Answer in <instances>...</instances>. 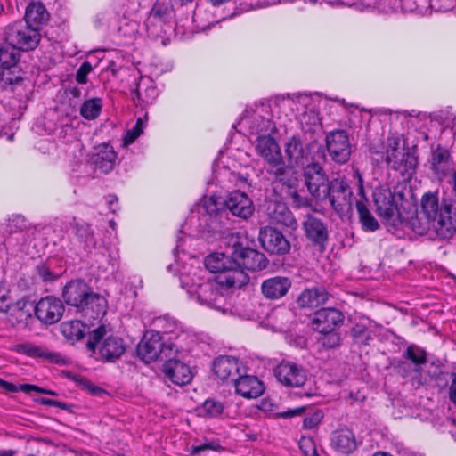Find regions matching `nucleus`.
I'll return each instance as SVG.
<instances>
[{
    "instance_id": "f257e3e1",
    "label": "nucleus",
    "mask_w": 456,
    "mask_h": 456,
    "mask_svg": "<svg viewBox=\"0 0 456 456\" xmlns=\"http://www.w3.org/2000/svg\"><path fill=\"white\" fill-rule=\"evenodd\" d=\"M373 200L377 214L388 230L409 227L418 235L432 232L443 240L450 239L456 233V215H452L451 204L440 203L436 194H425L421 200V210L409 220L403 216L389 189L377 188Z\"/></svg>"
},
{
    "instance_id": "f03ea898",
    "label": "nucleus",
    "mask_w": 456,
    "mask_h": 456,
    "mask_svg": "<svg viewBox=\"0 0 456 456\" xmlns=\"http://www.w3.org/2000/svg\"><path fill=\"white\" fill-rule=\"evenodd\" d=\"M388 142L456 141V111L452 107L427 113L389 110Z\"/></svg>"
},
{
    "instance_id": "7ed1b4c3",
    "label": "nucleus",
    "mask_w": 456,
    "mask_h": 456,
    "mask_svg": "<svg viewBox=\"0 0 456 456\" xmlns=\"http://www.w3.org/2000/svg\"><path fill=\"white\" fill-rule=\"evenodd\" d=\"M294 102L290 95L276 96L271 101L261 102L247 108L232 127L236 132L231 141L250 142H279L286 140L288 129L285 125L276 126L271 117L281 118L295 114Z\"/></svg>"
},
{
    "instance_id": "20e7f679",
    "label": "nucleus",
    "mask_w": 456,
    "mask_h": 456,
    "mask_svg": "<svg viewBox=\"0 0 456 456\" xmlns=\"http://www.w3.org/2000/svg\"><path fill=\"white\" fill-rule=\"evenodd\" d=\"M205 266L216 274L215 280L221 287L241 288L248 282V275L237 268L232 253H213L205 258Z\"/></svg>"
},
{
    "instance_id": "39448f33",
    "label": "nucleus",
    "mask_w": 456,
    "mask_h": 456,
    "mask_svg": "<svg viewBox=\"0 0 456 456\" xmlns=\"http://www.w3.org/2000/svg\"><path fill=\"white\" fill-rule=\"evenodd\" d=\"M86 349L103 362H115L126 351L122 338L109 335L105 325H100L88 332Z\"/></svg>"
},
{
    "instance_id": "423d86ee",
    "label": "nucleus",
    "mask_w": 456,
    "mask_h": 456,
    "mask_svg": "<svg viewBox=\"0 0 456 456\" xmlns=\"http://www.w3.org/2000/svg\"><path fill=\"white\" fill-rule=\"evenodd\" d=\"M137 355L144 362L159 359L164 361L161 370L165 377L171 380V346H165L159 332L148 331L137 346Z\"/></svg>"
},
{
    "instance_id": "0eeeda50",
    "label": "nucleus",
    "mask_w": 456,
    "mask_h": 456,
    "mask_svg": "<svg viewBox=\"0 0 456 456\" xmlns=\"http://www.w3.org/2000/svg\"><path fill=\"white\" fill-rule=\"evenodd\" d=\"M40 34L37 28L27 23L14 22L4 29V39L9 45L22 51L34 50L40 42Z\"/></svg>"
},
{
    "instance_id": "6e6552de",
    "label": "nucleus",
    "mask_w": 456,
    "mask_h": 456,
    "mask_svg": "<svg viewBox=\"0 0 456 456\" xmlns=\"http://www.w3.org/2000/svg\"><path fill=\"white\" fill-rule=\"evenodd\" d=\"M353 192L348 183L343 179H333L329 185V199L332 208L339 215L351 211Z\"/></svg>"
},
{
    "instance_id": "1a4fd4ad",
    "label": "nucleus",
    "mask_w": 456,
    "mask_h": 456,
    "mask_svg": "<svg viewBox=\"0 0 456 456\" xmlns=\"http://www.w3.org/2000/svg\"><path fill=\"white\" fill-rule=\"evenodd\" d=\"M304 175L305 185L311 195L317 200H325L330 183L322 167L317 163L308 164L305 167Z\"/></svg>"
},
{
    "instance_id": "9d476101",
    "label": "nucleus",
    "mask_w": 456,
    "mask_h": 456,
    "mask_svg": "<svg viewBox=\"0 0 456 456\" xmlns=\"http://www.w3.org/2000/svg\"><path fill=\"white\" fill-rule=\"evenodd\" d=\"M415 146L409 147L407 144H394L387 150V161L393 169L403 172L413 170L418 159L415 155Z\"/></svg>"
},
{
    "instance_id": "9b49d317",
    "label": "nucleus",
    "mask_w": 456,
    "mask_h": 456,
    "mask_svg": "<svg viewBox=\"0 0 456 456\" xmlns=\"http://www.w3.org/2000/svg\"><path fill=\"white\" fill-rule=\"evenodd\" d=\"M258 240L264 249L273 255H284L290 249V244L282 232L271 226L260 229Z\"/></svg>"
},
{
    "instance_id": "f8f14e48",
    "label": "nucleus",
    "mask_w": 456,
    "mask_h": 456,
    "mask_svg": "<svg viewBox=\"0 0 456 456\" xmlns=\"http://www.w3.org/2000/svg\"><path fill=\"white\" fill-rule=\"evenodd\" d=\"M277 379L286 387H299L306 381V371L299 364L282 361L274 370Z\"/></svg>"
},
{
    "instance_id": "ddd939ff",
    "label": "nucleus",
    "mask_w": 456,
    "mask_h": 456,
    "mask_svg": "<svg viewBox=\"0 0 456 456\" xmlns=\"http://www.w3.org/2000/svg\"><path fill=\"white\" fill-rule=\"evenodd\" d=\"M246 370L245 365L236 357L219 356L213 362V371L223 382L232 384Z\"/></svg>"
},
{
    "instance_id": "4468645a",
    "label": "nucleus",
    "mask_w": 456,
    "mask_h": 456,
    "mask_svg": "<svg viewBox=\"0 0 456 456\" xmlns=\"http://www.w3.org/2000/svg\"><path fill=\"white\" fill-rule=\"evenodd\" d=\"M64 313L62 302L53 296L41 298L35 306L37 317L45 324L58 322Z\"/></svg>"
},
{
    "instance_id": "2eb2a0df",
    "label": "nucleus",
    "mask_w": 456,
    "mask_h": 456,
    "mask_svg": "<svg viewBox=\"0 0 456 456\" xmlns=\"http://www.w3.org/2000/svg\"><path fill=\"white\" fill-rule=\"evenodd\" d=\"M90 162L95 170L108 174L117 163V153L111 144H95L90 153Z\"/></svg>"
},
{
    "instance_id": "dca6fc26",
    "label": "nucleus",
    "mask_w": 456,
    "mask_h": 456,
    "mask_svg": "<svg viewBox=\"0 0 456 456\" xmlns=\"http://www.w3.org/2000/svg\"><path fill=\"white\" fill-rule=\"evenodd\" d=\"M224 204L232 216L243 220L248 219L255 211L252 200L245 192L240 191L231 192Z\"/></svg>"
},
{
    "instance_id": "f3484780",
    "label": "nucleus",
    "mask_w": 456,
    "mask_h": 456,
    "mask_svg": "<svg viewBox=\"0 0 456 456\" xmlns=\"http://www.w3.org/2000/svg\"><path fill=\"white\" fill-rule=\"evenodd\" d=\"M234 261L237 263V268L244 271H259L266 267L267 261L264 254L257 250L244 248H237L232 252Z\"/></svg>"
},
{
    "instance_id": "a211bd4d",
    "label": "nucleus",
    "mask_w": 456,
    "mask_h": 456,
    "mask_svg": "<svg viewBox=\"0 0 456 456\" xmlns=\"http://www.w3.org/2000/svg\"><path fill=\"white\" fill-rule=\"evenodd\" d=\"M195 341L193 334L185 330L180 322L173 321V356H181L184 360L189 358Z\"/></svg>"
},
{
    "instance_id": "6ab92c4d",
    "label": "nucleus",
    "mask_w": 456,
    "mask_h": 456,
    "mask_svg": "<svg viewBox=\"0 0 456 456\" xmlns=\"http://www.w3.org/2000/svg\"><path fill=\"white\" fill-rule=\"evenodd\" d=\"M266 214L272 224H280L291 230H296L297 227V222L292 212L282 201H269L266 206Z\"/></svg>"
},
{
    "instance_id": "aec40b11",
    "label": "nucleus",
    "mask_w": 456,
    "mask_h": 456,
    "mask_svg": "<svg viewBox=\"0 0 456 456\" xmlns=\"http://www.w3.org/2000/svg\"><path fill=\"white\" fill-rule=\"evenodd\" d=\"M233 386L236 394L247 399L257 398L265 391L263 382L256 376L248 374L247 369L235 379Z\"/></svg>"
},
{
    "instance_id": "412c9836",
    "label": "nucleus",
    "mask_w": 456,
    "mask_h": 456,
    "mask_svg": "<svg viewBox=\"0 0 456 456\" xmlns=\"http://www.w3.org/2000/svg\"><path fill=\"white\" fill-rule=\"evenodd\" d=\"M91 290L84 281L73 280L63 288L62 297L67 305L79 310Z\"/></svg>"
},
{
    "instance_id": "4be33fe9",
    "label": "nucleus",
    "mask_w": 456,
    "mask_h": 456,
    "mask_svg": "<svg viewBox=\"0 0 456 456\" xmlns=\"http://www.w3.org/2000/svg\"><path fill=\"white\" fill-rule=\"evenodd\" d=\"M304 144H283L285 155H283L282 166L277 168V174L282 175L284 174H290L292 167L304 166L305 156Z\"/></svg>"
},
{
    "instance_id": "5701e85b",
    "label": "nucleus",
    "mask_w": 456,
    "mask_h": 456,
    "mask_svg": "<svg viewBox=\"0 0 456 456\" xmlns=\"http://www.w3.org/2000/svg\"><path fill=\"white\" fill-rule=\"evenodd\" d=\"M330 446L338 453L350 454L357 447L355 436L348 428L333 431L330 436Z\"/></svg>"
},
{
    "instance_id": "b1692460",
    "label": "nucleus",
    "mask_w": 456,
    "mask_h": 456,
    "mask_svg": "<svg viewBox=\"0 0 456 456\" xmlns=\"http://www.w3.org/2000/svg\"><path fill=\"white\" fill-rule=\"evenodd\" d=\"M291 287V281L287 277L275 276L263 281L261 289L268 299H279L284 297Z\"/></svg>"
},
{
    "instance_id": "393cba45",
    "label": "nucleus",
    "mask_w": 456,
    "mask_h": 456,
    "mask_svg": "<svg viewBox=\"0 0 456 456\" xmlns=\"http://www.w3.org/2000/svg\"><path fill=\"white\" fill-rule=\"evenodd\" d=\"M306 237L315 244L323 245L328 240V231L324 224L313 215H307L303 223Z\"/></svg>"
},
{
    "instance_id": "a878e982",
    "label": "nucleus",
    "mask_w": 456,
    "mask_h": 456,
    "mask_svg": "<svg viewBox=\"0 0 456 456\" xmlns=\"http://www.w3.org/2000/svg\"><path fill=\"white\" fill-rule=\"evenodd\" d=\"M329 298V293L323 288L314 287L303 290L297 297L300 308H315L323 305Z\"/></svg>"
},
{
    "instance_id": "bb28decb",
    "label": "nucleus",
    "mask_w": 456,
    "mask_h": 456,
    "mask_svg": "<svg viewBox=\"0 0 456 456\" xmlns=\"http://www.w3.org/2000/svg\"><path fill=\"white\" fill-rule=\"evenodd\" d=\"M107 308L108 303L105 297L91 290L83 306L78 311L86 315H89L93 319H97L106 314Z\"/></svg>"
},
{
    "instance_id": "cd10ccee",
    "label": "nucleus",
    "mask_w": 456,
    "mask_h": 456,
    "mask_svg": "<svg viewBox=\"0 0 456 456\" xmlns=\"http://www.w3.org/2000/svg\"><path fill=\"white\" fill-rule=\"evenodd\" d=\"M19 352L33 358H42L52 363L62 364L64 358L58 353L49 351L42 346L34 344H22L19 346Z\"/></svg>"
},
{
    "instance_id": "c85d7f7f",
    "label": "nucleus",
    "mask_w": 456,
    "mask_h": 456,
    "mask_svg": "<svg viewBox=\"0 0 456 456\" xmlns=\"http://www.w3.org/2000/svg\"><path fill=\"white\" fill-rule=\"evenodd\" d=\"M193 378L191 367V356L183 359L181 356H173V384L184 386L189 384Z\"/></svg>"
},
{
    "instance_id": "c756f323",
    "label": "nucleus",
    "mask_w": 456,
    "mask_h": 456,
    "mask_svg": "<svg viewBox=\"0 0 456 456\" xmlns=\"http://www.w3.org/2000/svg\"><path fill=\"white\" fill-rule=\"evenodd\" d=\"M344 320L343 314L335 308H322L315 313L314 322L316 327L335 330Z\"/></svg>"
},
{
    "instance_id": "7c9ffc66",
    "label": "nucleus",
    "mask_w": 456,
    "mask_h": 456,
    "mask_svg": "<svg viewBox=\"0 0 456 456\" xmlns=\"http://www.w3.org/2000/svg\"><path fill=\"white\" fill-rule=\"evenodd\" d=\"M24 18L28 25L38 29L40 25L48 20L49 13L42 3L31 2L26 8Z\"/></svg>"
},
{
    "instance_id": "2f4dec72",
    "label": "nucleus",
    "mask_w": 456,
    "mask_h": 456,
    "mask_svg": "<svg viewBox=\"0 0 456 456\" xmlns=\"http://www.w3.org/2000/svg\"><path fill=\"white\" fill-rule=\"evenodd\" d=\"M403 0H381L386 12H418L422 13L429 6V0H420L421 4L402 3Z\"/></svg>"
},
{
    "instance_id": "473e14b6",
    "label": "nucleus",
    "mask_w": 456,
    "mask_h": 456,
    "mask_svg": "<svg viewBox=\"0 0 456 456\" xmlns=\"http://www.w3.org/2000/svg\"><path fill=\"white\" fill-rule=\"evenodd\" d=\"M302 130L305 134V140H310L315 142L316 139L313 136L321 130L319 115L314 110L304 111L300 118Z\"/></svg>"
},
{
    "instance_id": "72a5a7b5",
    "label": "nucleus",
    "mask_w": 456,
    "mask_h": 456,
    "mask_svg": "<svg viewBox=\"0 0 456 456\" xmlns=\"http://www.w3.org/2000/svg\"><path fill=\"white\" fill-rule=\"evenodd\" d=\"M201 409L203 412L210 418H234V414L230 411L227 405L214 398L207 399L203 403Z\"/></svg>"
},
{
    "instance_id": "f704fd0d",
    "label": "nucleus",
    "mask_w": 456,
    "mask_h": 456,
    "mask_svg": "<svg viewBox=\"0 0 456 456\" xmlns=\"http://www.w3.org/2000/svg\"><path fill=\"white\" fill-rule=\"evenodd\" d=\"M342 126L328 133L325 142H349L350 141H354L355 129L354 128L352 119L348 118L344 121Z\"/></svg>"
},
{
    "instance_id": "c9c22d12",
    "label": "nucleus",
    "mask_w": 456,
    "mask_h": 456,
    "mask_svg": "<svg viewBox=\"0 0 456 456\" xmlns=\"http://www.w3.org/2000/svg\"><path fill=\"white\" fill-rule=\"evenodd\" d=\"M450 161L451 155L446 147L437 144L435 148H432L430 162L436 173L444 174Z\"/></svg>"
},
{
    "instance_id": "e433bc0d",
    "label": "nucleus",
    "mask_w": 456,
    "mask_h": 456,
    "mask_svg": "<svg viewBox=\"0 0 456 456\" xmlns=\"http://www.w3.org/2000/svg\"><path fill=\"white\" fill-rule=\"evenodd\" d=\"M156 87L149 79L141 78L137 84L136 89L133 92V100L138 99L142 104H151L157 97Z\"/></svg>"
},
{
    "instance_id": "4c0bfd02",
    "label": "nucleus",
    "mask_w": 456,
    "mask_h": 456,
    "mask_svg": "<svg viewBox=\"0 0 456 456\" xmlns=\"http://www.w3.org/2000/svg\"><path fill=\"white\" fill-rule=\"evenodd\" d=\"M73 232L85 250L95 245L94 234L89 224L75 223L73 224Z\"/></svg>"
},
{
    "instance_id": "58836bf2",
    "label": "nucleus",
    "mask_w": 456,
    "mask_h": 456,
    "mask_svg": "<svg viewBox=\"0 0 456 456\" xmlns=\"http://www.w3.org/2000/svg\"><path fill=\"white\" fill-rule=\"evenodd\" d=\"M257 151L261 156L275 167H281L283 155L280 144H257Z\"/></svg>"
},
{
    "instance_id": "ea45409f",
    "label": "nucleus",
    "mask_w": 456,
    "mask_h": 456,
    "mask_svg": "<svg viewBox=\"0 0 456 456\" xmlns=\"http://www.w3.org/2000/svg\"><path fill=\"white\" fill-rule=\"evenodd\" d=\"M356 209L363 231L375 232L379 229L380 225L378 220L370 213L364 202L357 201Z\"/></svg>"
},
{
    "instance_id": "a19ab883",
    "label": "nucleus",
    "mask_w": 456,
    "mask_h": 456,
    "mask_svg": "<svg viewBox=\"0 0 456 456\" xmlns=\"http://www.w3.org/2000/svg\"><path fill=\"white\" fill-rule=\"evenodd\" d=\"M61 331L67 339L77 341L85 336V325L78 320L63 322Z\"/></svg>"
},
{
    "instance_id": "79ce46f5",
    "label": "nucleus",
    "mask_w": 456,
    "mask_h": 456,
    "mask_svg": "<svg viewBox=\"0 0 456 456\" xmlns=\"http://www.w3.org/2000/svg\"><path fill=\"white\" fill-rule=\"evenodd\" d=\"M102 109V101L101 98H92L84 102L80 108L81 116L88 120L98 118Z\"/></svg>"
},
{
    "instance_id": "37998d69",
    "label": "nucleus",
    "mask_w": 456,
    "mask_h": 456,
    "mask_svg": "<svg viewBox=\"0 0 456 456\" xmlns=\"http://www.w3.org/2000/svg\"><path fill=\"white\" fill-rule=\"evenodd\" d=\"M17 50L11 45L0 46V68L9 69L17 64L20 57Z\"/></svg>"
},
{
    "instance_id": "c03bdc74",
    "label": "nucleus",
    "mask_w": 456,
    "mask_h": 456,
    "mask_svg": "<svg viewBox=\"0 0 456 456\" xmlns=\"http://www.w3.org/2000/svg\"><path fill=\"white\" fill-rule=\"evenodd\" d=\"M331 159L338 163H346L351 154L350 144H325Z\"/></svg>"
},
{
    "instance_id": "a18cd8bd",
    "label": "nucleus",
    "mask_w": 456,
    "mask_h": 456,
    "mask_svg": "<svg viewBox=\"0 0 456 456\" xmlns=\"http://www.w3.org/2000/svg\"><path fill=\"white\" fill-rule=\"evenodd\" d=\"M316 330L321 333L319 341L322 345L328 348H336L340 346V335L335 330H327V328L316 327Z\"/></svg>"
},
{
    "instance_id": "49530a36",
    "label": "nucleus",
    "mask_w": 456,
    "mask_h": 456,
    "mask_svg": "<svg viewBox=\"0 0 456 456\" xmlns=\"http://www.w3.org/2000/svg\"><path fill=\"white\" fill-rule=\"evenodd\" d=\"M351 336L354 341L359 345H366L371 339L370 331L363 324H355L351 329Z\"/></svg>"
},
{
    "instance_id": "de8ad7c7",
    "label": "nucleus",
    "mask_w": 456,
    "mask_h": 456,
    "mask_svg": "<svg viewBox=\"0 0 456 456\" xmlns=\"http://www.w3.org/2000/svg\"><path fill=\"white\" fill-rule=\"evenodd\" d=\"M405 357L416 365L424 364L427 362L426 352L415 345L407 347Z\"/></svg>"
},
{
    "instance_id": "09e8293b",
    "label": "nucleus",
    "mask_w": 456,
    "mask_h": 456,
    "mask_svg": "<svg viewBox=\"0 0 456 456\" xmlns=\"http://www.w3.org/2000/svg\"><path fill=\"white\" fill-rule=\"evenodd\" d=\"M145 126L146 122L142 118H137L135 125L126 131L124 142H134L143 133Z\"/></svg>"
},
{
    "instance_id": "8fccbe9b",
    "label": "nucleus",
    "mask_w": 456,
    "mask_h": 456,
    "mask_svg": "<svg viewBox=\"0 0 456 456\" xmlns=\"http://www.w3.org/2000/svg\"><path fill=\"white\" fill-rule=\"evenodd\" d=\"M290 99L294 102V112L300 113L306 111L307 107L310 105L312 100L306 94H297L290 95Z\"/></svg>"
},
{
    "instance_id": "3c124183",
    "label": "nucleus",
    "mask_w": 456,
    "mask_h": 456,
    "mask_svg": "<svg viewBox=\"0 0 456 456\" xmlns=\"http://www.w3.org/2000/svg\"><path fill=\"white\" fill-rule=\"evenodd\" d=\"M221 205L222 202H218V200L216 198L211 196L204 197L201 200V203L199 208L204 210L209 216H211L213 214L218 213Z\"/></svg>"
},
{
    "instance_id": "603ef678",
    "label": "nucleus",
    "mask_w": 456,
    "mask_h": 456,
    "mask_svg": "<svg viewBox=\"0 0 456 456\" xmlns=\"http://www.w3.org/2000/svg\"><path fill=\"white\" fill-rule=\"evenodd\" d=\"M224 234L225 236H223L222 238L224 240V244L231 248V253H232L234 249L243 248L240 243L241 237L240 236L239 232H227Z\"/></svg>"
},
{
    "instance_id": "864d4df0",
    "label": "nucleus",
    "mask_w": 456,
    "mask_h": 456,
    "mask_svg": "<svg viewBox=\"0 0 456 456\" xmlns=\"http://www.w3.org/2000/svg\"><path fill=\"white\" fill-rule=\"evenodd\" d=\"M12 225L20 232L28 231L31 224L27 221L25 216L21 215L13 216L11 219Z\"/></svg>"
},
{
    "instance_id": "5fc2aeb1",
    "label": "nucleus",
    "mask_w": 456,
    "mask_h": 456,
    "mask_svg": "<svg viewBox=\"0 0 456 456\" xmlns=\"http://www.w3.org/2000/svg\"><path fill=\"white\" fill-rule=\"evenodd\" d=\"M92 71V66L88 61H85L78 68L76 74V80L79 84H86L87 82V75Z\"/></svg>"
},
{
    "instance_id": "6e6d98bb",
    "label": "nucleus",
    "mask_w": 456,
    "mask_h": 456,
    "mask_svg": "<svg viewBox=\"0 0 456 456\" xmlns=\"http://www.w3.org/2000/svg\"><path fill=\"white\" fill-rule=\"evenodd\" d=\"M322 418L323 414L322 411H315L314 414L304 419V428L307 429L315 428L322 421Z\"/></svg>"
},
{
    "instance_id": "4d7b16f0",
    "label": "nucleus",
    "mask_w": 456,
    "mask_h": 456,
    "mask_svg": "<svg viewBox=\"0 0 456 456\" xmlns=\"http://www.w3.org/2000/svg\"><path fill=\"white\" fill-rule=\"evenodd\" d=\"M220 445L215 442H207L203 443L199 445H194L191 449V455H197L200 454L202 452H205L207 450H214L216 451Z\"/></svg>"
},
{
    "instance_id": "13d9d810",
    "label": "nucleus",
    "mask_w": 456,
    "mask_h": 456,
    "mask_svg": "<svg viewBox=\"0 0 456 456\" xmlns=\"http://www.w3.org/2000/svg\"><path fill=\"white\" fill-rule=\"evenodd\" d=\"M17 129L12 126H4L0 129L1 141H13L16 139Z\"/></svg>"
},
{
    "instance_id": "bf43d9fd",
    "label": "nucleus",
    "mask_w": 456,
    "mask_h": 456,
    "mask_svg": "<svg viewBox=\"0 0 456 456\" xmlns=\"http://www.w3.org/2000/svg\"><path fill=\"white\" fill-rule=\"evenodd\" d=\"M299 447L305 455L315 454L314 441L310 437H302L299 441Z\"/></svg>"
},
{
    "instance_id": "052dcab7",
    "label": "nucleus",
    "mask_w": 456,
    "mask_h": 456,
    "mask_svg": "<svg viewBox=\"0 0 456 456\" xmlns=\"http://www.w3.org/2000/svg\"><path fill=\"white\" fill-rule=\"evenodd\" d=\"M291 198L293 200V204L297 208L301 207H309L311 206V201L305 197H302L297 191H294L291 194Z\"/></svg>"
},
{
    "instance_id": "680f3d73",
    "label": "nucleus",
    "mask_w": 456,
    "mask_h": 456,
    "mask_svg": "<svg viewBox=\"0 0 456 456\" xmlns=\"http://www.w3.org/2000/svg\"><path fill=\"white\" fill-rule=\"evenodd\" d=\"M20 390L27 394H30L31 392H37L38 394L47 393V389L30 384H20Z\"/></svg>"
},
{
    "instance_id": "e2e57ef3",
    "label": "nucleus",
    "mask_w": 456,
    "mask_h": 456,
    "mask_svg": "<svg viewBox=\"0 0 456 456\" xmlns=\"http://www.w3.org/2000/svg\"><path fill=\"white\" fill-rule=\"evenodd\" d=\"M175 37H179L180 39H183L187 37L188 34H190L191 29L190 28H186L185 25H179L178 23L175 26Z\"/></svg>"
},
{
    "instance_id": "0e129e2a",
    "label": "nucleus",
    "mask_w": 456,
    "mask_h": 456,
    "mask_svg": "<svg viewBox=\"0 0 456 456\" xmlns=\"http://www.w3.org/2000/svg\"><path fill=\"white\" fill-rule=\"evenodd\" d=\"M304 411V408H297L294 410H289L285 411H281L279 415L284 419L292 418L297 415H300Z\"/></svg>"
},
{
    "instance_id": "69168bd1",
    "label": "nucleus",
    "mask_w": 456,
    "mask_h": 456,
    "mask_svg": "<svg viewBox=\"0 0 456 456\" xmlns=\"http://www.w3.org/2000/svg\"><path fill=\"white\" fill-rule=\"evenodd\" d=\"M38 274L44 281L53 280L52 272L45 266H38Z\"/></svg>"
},
{
    "instance_id": "338daca9",
    "label": "nucleus",
    "mask_w": 456,
    "mask_h": 456,
    "mask_svg": "<svg viewBox=\"0 0 456 456\" xmlns=\"http://www.w3.org/2000/svg\"><path fill=\"white\" fill-rule=\"evenodd\" d=\"M0 387H3L4 390L8 392H18L20 390V386L17 387L16 385L10 383L8 381H5L0 378Z\"/></svg>"
},
{
    "instance_id": "774afa93",
    "label": "nucleus",
    "mask_w": 456,
    "mask_h": 456,
    "mask_svg": "<svg viewBox=\"0 0 456 456\" xmlns=\"http://www.w3.org/2000/svg\"><path fill=\"white\" fill-rule=\"evenodd\" d=\"M449 398L454 404H456V375H454L449 387Z\"/></svg>"
}]
</instances>
